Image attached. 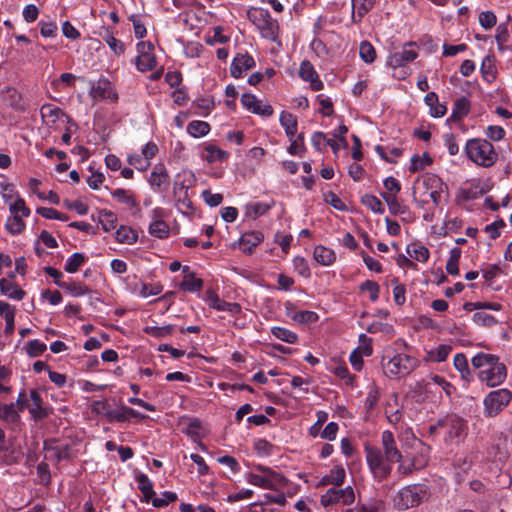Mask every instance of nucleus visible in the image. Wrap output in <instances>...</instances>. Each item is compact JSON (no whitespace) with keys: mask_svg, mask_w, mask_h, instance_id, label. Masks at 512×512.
<instances>
[{"mask_svg":"<svg viewBox=\"0 0 512 512\" xmlns=\"http://www.w3.org/2000/svg\"><path fill=\"white\" fill-rule=\"evenodd\" d=\"M382 450L375 447H366L367 464L373 475L379 479L386 478L392 470V464L400 462L402 453L397 447L394 435L385 430L381 435Z\"/></svg>","mask_w":512,"mask_h":512,"instance_id":"1","label":"nucleus"},{"mask_svg":"<svg viewBox=\"0 0 512 512\" xmlns=\"http://www.w3.org/2000/svg\"><path fill=\"white\" fill-rule=\"evenodd\" d=\"M446 188V184L439 176L433 173H425L414 182L413 199L421 208L428 204L426 197H429L433 204L438 206Z\"/></svg>","mask_w":512,"mask_h":512,"instance_id":"2","label":"nucleus"},{"mask_svg":"<svg viewBox=\"0 0 512 512\" xmlns=\"http://www.w3.org/2000/svg\"><path fill=\"white\" fill-rule=\"evenodd\" d=\"M472 365L480 369L479 379L489 387L502 384L507 377L506 366L495 355L478 353L472 358Z\"/></svg>","mask_w":512,"mask_h":512,"instance_id":"3","label":"nucleus"},{"mask_svg":"<svg viewBox=\"0 0 512 512\" xmlns=\"http://www.w3.org/2000/svg\"><path fill=\"white\" fill-rule=\"evenodd\" d=\"M381 364L387 377L400 378L414 371L418 366V360L405 353H398L388 347L383 352Z\"/></svg>","mask_w":512,"mask_h":512,"instance_id":"4","label":"nucleus"},{"mask_svg":"<svg viewBox=\"0 0 512 512\" xmlns=\"http://www.w3.org/2000/svg\"><path fill=\"white\" fill-rule=\"evenodd\" d=\"M258 473H248L246 481L256 487L279 491L287 486L288 480L281 473L270 467L258 464L254 466Z\"/></svg>","mask_w":512,"mask_h":512,"instance_id":"5","label":"nucleus"},{"mask_svg":"<svg viewBox=\"0 0 512 512\" xmlns=\"http://www.w3.org/2000/svg\"><path fill=\"white\" fill-rule=\"evenodd\" d=\"M465 153L469 160L482 167H490L498 159L494 146L481 138L469 139L465 145Z\"/></svg>","mask_w":512,"mask_h":512,"instance_id":"6","label":"nucleus"},{"mask_svg":"<svg viewBox=\"0 0 512 512\" xmlns=\"http://www.w3.org/2000/svg\"><path fill=\"white\" fill-rule=\"evenodd\" d=\"M248 19L257 27L261 35L270 40H275L278 33V23L272 19L268 10L252 7L247 11Z\"/></svg>","mask_w":512,"mask_h":512,"instance_id":"7","label":"nucleus"},{"mask_svg":"<svg viewBox=\"0 0 512 512\" xmlns=\"http://www.w3.org/2000/svg\"><path fill=\"white\" fill-rule=\"evenodd\" d=\"M512 392L506 388L493 390L484 398V414L487 417L498 415L511 401Z\"/></svg>","mask_w":512,"mask_h":512,"instance_id":"8","label":"nucleus"},{"mask_svg":"<svg viewBox=\"0 0 512 512\" xmlns=\"http://www.w3.org/2000/svg\"><path fill=\"white\" fill-rule=\"evenodd\" d=\"M426 495L422 485H408L402 488L394 498V503L400 510H406L420 504Z\"/></svg>","mask_w":512,"mask_h":512,"instance_id":"9","label":"nucleus"},{"mask_svg":"<svg viewBox=\"0 0 512 512\" xmlns=\"http://www.w3.org/2000/svg\"><path fill=\"white\" fill-rule=\"evenodd\" d=\"M440 426H442V434L447 442H458L466 435V423L456 415H449L441 419Z\"/></svg>","mask_w":512,"mask_h":512,"instance_id":"10","label":"nucleus"},{"mask_svg":"<svg viewBox=\"0 0 512 512\" xmlns=\"http://www.w3.org/2000/svg\"><path fill=\"white\" fill-rule=\"evenodd\" d=\"M354 500L355 493L351 486L330 488L321 496V504L325 507L334 504L351 505Z\"/></svg>","mask_w":512,"mask_h":512,"instance_id":"11","label":"nucleus"},{"mask_svg":"<svg viewBox=\"0 0 512 512\" xmlns=\"http://www.w3.org/2000/svg\"><path fill=\"white\" fill-rule=\"evenodd\" d=\"M418 57V52L414 48L413 43H407L402 50L391 54L387 58V65L393 70L404 68L408 63L414 61Z\"/></svg>","mask_w":512,"mask_h":512,"instance_id":"12","label":"nucleus"},{"mask_svg":"<svg viewBox=\"0 0 512 512\" xmlns=\"http://www.w3.org/2000/svg\"><path fill=\"white\" fill-rule=\"evenodd\" d=\"M89 94L96 101L110 100L115 102L118 99V95L114 91L111 82L107 79H100L97 83L93 84Z\"/></svg>","mask_w":512,"mask_h":512,"instance_id":"13","label":"nucleus"},{"mask_svg":"<svg viewBox=\"0 0 512 512\" xmlns=\"http://www.w3.org/2000/svg\"><path fill=\"white\" fill-rule=\"evenodd\" d=\"M255 66V61L248 53H238L232 61L230 71L234 78H241L243 74Z\"/></svg>","mask_w":512,"mask_h":512,"instance_id":"14","label":"nucleus"},{"mask_svg":"<svg viewBox=\"0 0 512 512\" xmlns=\"http://www.w3.org/2000/svg\"><path fill=\"white\" fill-rule=\"evenodd\" d=\"M207 301L211 308L217 311H226L231 314H238L241 312V306L235 302H226L219 298L213 291L207 292Z\"/></svg>","mask_w":512,"mask_h":512,"instance_id":"15","label":"nucleus"},{"mask_svg":"<svg viewBox=\"0 0 512 512\" xmlns=\"http://www.w3.org/2000/svg\"><path fill=\"white\" fill-rule=\"evenodd\" d=\"M299 75L304 81L310 82L311 89L319 91L323 89L324 84L319 79L317 72L309 61H303L300 65Z\"/></svg>","mask_w":512,"mask_h":512,"instance_id":"16","label":"nucleus"},{"mask_svg":"<svg viewBox=\"0 0 512 512\" xmlns=\"http://www.w3.org/2000/svg\"><path fill=\"white\" fill-rule=\"evenodd\" d=\"M109 420L126 422L130 417L144 419L146 416L133 408L122 406L119 410H111L106 413Z\"/></svg>","mask_w":512,"mask_h":512,"instance_id":"17","label":"nucleus"},{"mask_svg":"<svg viewBox=\"0 0 512 512\" xmlns=\"http://www.w3.org/2000/svg\"><path fill=\"white\" fill-rule=\"evenodd\" d=\"M30 399L32 404L28 407L29 412L34 420H41L48 416V411L43 407V400L36 390L30 391Z\"/></svg>","mask_w":512,"mask_h":512,"instance_id":"18","label":"nucleus"},{"mask_svg":"<svg viewBox=\"0 0 512 512\" xmlns=\"http://www.w3.org/2000/svg\"><path fill=\"white\" fill-rule=\"evenodd\" d=\"M111 195L118 203L125 205L128 209H135L136 212L140 211L139 205L131 191L119 188L112 191Z\"/></svg>","mask_w":512,"mask_h":512,"instance_id":"19","label":"nucleus"},{"mask_svg":"<svg viewBox=\"0 0 512 512\" xmlns=\"http://www.w3.org/2000/svg\"><path fill=\"white\" fill-rule=\"evenodd\" d=\"M375 0H352V19L359 22L373 8Z\"/></svg>","mask_w":512,"mask_h":512,"instance_id":"20","label":"nucleus"},{"mask_svg":"<svg viewBox=\"0 0 512 512\" xmlns=\"http://www.w3.org/2000/svg\"><path fill=\"white\" fill-rule=\"evenodd\" d=\"M149 184L154 190H160L161 187L165 184H168L169 175L164 166L158 165L151 172L149 177Z\"/></svg>","mask_w":512,"mask_h":512,"instance_id":"21","label":"nucleus"},{"mask_svg":"<svg viewBox=\"0 0 512 512\" xmlns=\"http://www.w3.org/2000/svg\"><path fill=\"white\" fill-rule=\"evenodd\" d=\"M46 459H54L56 462L71 458V448L68 445L46 446Z\"/></svg>","mask_w":512,"mask_h":512,"instance_id":"22","label":"nucleus"},{"mask_svg":"<svg viewBox=\"0 0 512 512\" xmlns=\"http://www.w3.org/2000/svg\"><path fill=\"white\" fill-rule=\"evenodd\" d=\"M41 117L47 125H53L63 116H66L62 109L52 104H44L40 109Z\"/></svg>","mask_w":512,"mask_h":512,"instance_id":"23","label":"nucleus"},{"mask_svg":"<svg viewBox=\"0 0 512 512\" xmlns=\"http://www.w3.org/2000/svg\"><path fill=\"white\" fill-rule=\"evenodd\" d=\"M0 291L2 294L14 300H22L25 292L15 283L2 278L0 279Z\"/></svg>","mask_w":512,"mask_h":512,"instance_id":"24","label":"nucleus"},{"mask_svg":"<svg viewBox=\"0 0 512 512\" xmlns=\"http://www.w3.org/2000/svg\"><path fill=\"white\" fill-rule=\"evenodd\" d=\"M314 259L323 266H329L336 260L335 252L325 246L318 245L314 249Z\"/></svg>","mask_w":512,"mask_h":512,"instance_id":"25","label":"nucleus"},{"mask_svg":"<svg viewBox=\"0 0 512 512\" xmlns=\"http://www.w3.org/2000/svg\"><path fill=\"white\" fill-rule=\"evenodd\" d=\"M424 101L430 107L431 116L439 118L446 114L447 108L445 105L439 103L438 96L435 92H429L425 96Z\"/></svg>","mask_w":512,"mask_h":512,"instance_id":"26","label":"nucleus"},{"mask_svg":"<svg viewBox=\"0 0 512 512\" xmlns=\"http://www.w3.org/2000/svg\"><path fill=\"white\" fill-rule=\"evenodd\" d=\"M264 237L261 232L245 233L240 238V245L244 252L251 253L253 247H256L263 241Z\"/></svg>","mask_w":512,"mask_h":512,"instance_id":"27","label":"nucleus"},{"mask_svg":"<svg viewBox=\"0 0 512 512\" xmlns=\"http://www.w3.org/2000/svg\"><path fill=\"white\" fill-rule=\"evenodd\" d=\"M0 419L7 424H16L20 421V414L14 403L0 404Z\"/></svg>","mask_w":512,"mask_h":512,"instance_id":"28","label":"nucleus"},{"mask_svg":"<svg viewBox=\"0 0 512 512\" xmlns=\"http://www.w3.org/2000/svg\"><path fill=\"white\" fill-rule=\"evenodd\" d=\"M280 124L285 129L289 140H292L297 133V118L293 114L283 111L280 115Z\"/></svg>","mask_w":512,"mask_h":512,"instance_id":"29","label":"nucleus"},{"mask_svg":"<svg viewBox=\"0 0 512 512\" xmlns=\"http://www.w3.org/2000/svg\"><path fill=\"white\" fill-rule=\"evenodd\" d=\"M202 157L208 163L221 162L229 157V153L216 145L210 144L205 147V154Z\"/></svg>","mask_w":512,"mask_h":512,"instance_id":"30","label":"nucleus"},{"mask_svg":"<svg viewBox=\"0 0 512 512\" xmlns=\"http://www.w3.org/2000/svg\"><path fill=\"white\" fill-rule=\"evenodd\" d=\"M481 74L483 79L488 83H492L496 80L497 70L492 56L488 55L483 59L481 64Z\"/></svg>","mask_w":512,"mask_h":512,"instance_id":"31","label":"nucleus"},{"mask_svg":"<svg viewBox=\"0 0 512 512\" xmlns=\"http://www.w3.org/2000/svg\"><path fill=\"white\" fill-rule=\"evenodd\" d=\"M413 448L416 450V454L411 456V458L416 463L415 466H418L420 469H422L427 465L429 461L430 448L423 442H417V446H414Z\"/></svg>","mask_w":512,"mask_h":512,"instance_id":"32","label":"nucleus"},{"mask_svg":"<svg viewBox=\"0 0 512 512\" xmlns=\"http://www.w3.org/2000/svg\"><path fill=\"white\" fill-rule=\"evenodd\" d=\"M469 109V100L466 97L458 98L454 103L451 118L455 121H459L469 113Z\"/></svg>","mask_w":512,"mask_h":512,"instance_id":"33","label":"nucleus"},{"mask_svg":"<svg viewBox=\"0 0 512 512\" xmlns=\"http://www.w3.org/2000/svg\"><path fill=\"white\" fill-rule=\"evenodd\" d=\"M210 131V125L205 121L194 120L187 125V132L195 137H203Z\"/></svg>","mask_w":512,"mask_h":512,"instance_id":"34","label":"nucleus"},{"mask_svg":"<svg viewBox=\"0 0 512 512\" xmlns=\"http://www.w3.org/2000/svg\"><path fill=\"white\" fill-rule=\"evenodd\" d=\"M62 289L66 290L73 297H80L90 292L88 286L81 282L69 280L62 285Z\"/></svg>","mask_w":512,"mask_h":512,"instance_id":"35","label":"nucleus"},{"mask_svg":"<svg viewBox=\"0 0 512 512\" xmlns=\"http://www.w3.org/2000/svg\"><path fill=\"white\" fill-rule=\"evenodd\" d=\"M149 233L159 239L167 238L170 234L169 225L163 221H151L148 227Z\"/></svg>","mask_w":512,"mask_h":512,"instance_id":"36","label":"nucleus"},{"mask_svg":"<svg viewBox=\"0 0 512 512\" xmlns=\"http://www.w3.org/2000/svg\"><path fill=\"white\" fill-rule=\"evenodd\" d=\"M135 64L140 72L151 71L156 68L157 62L154 54L138 55Z\"/></svg>","mask_w":512,"mask_h":512,"instance_id":"37","label":"nucleus"},{"mask_svg":"<svg viewBox=\"0 0 512 512\" xmlns=\"http://www.w3.org/2000/svg\"><path fill=\"white\" fill-rule=\"evenodd\" d=\"M115 238L119 243L133 244L137 241V233L130 227L121 226L115 233Z\"/></svg>","mask_w":512,"mask_h":512,"instance_id":"38","label":"nucleus"},{"mask_svg":"<svg viewBox=\"0 0 512 512\" xmlns=\"http://www.w3.org/2000/svg\"><path fill=\"white\" fill-rule=\"evenodd\" d=\"M453 364L456 370L460 372L462 379L465 381H470V369L468 366L467 358L463 353H458L454 356Z\"/></svg>","mask_w":512,"mask_h":512,"instance_id":"39","label":"nucleus"},{"mask_svg":"<svg viewBox=\"0 0 512 512\" xmlns=\"http://www.w3.org/2000/svg\"><path fill=\"white\" fill-rule=\"evenodd\" d=\"M407 254L420 262H427L430 257V252L427 247L423 245L412 244L407 247Z\"/></svg>","mask_w":512,"mask_h":512,"instance_id":"40","label":"nucleus"},{"mask_svg":"<svg viewBox=\"0 0 512 512\" xmlns=\"http://www.w3.org/2000/svg\"><path fill=\"white\" fill-rule=\"evenodd\" d=\"M381 196L387 203L391 214L398 215V214H404L407 212L408 208L406 206L400 204L396 195L382 193Z\"/></svg>","mask_w":512,"mask_h":512,"instance_id":"41","label":"nucleus"},{"mask_svg":"<svg viewBox=\"0 0 512 512\" xmlns=\"http://www.w3.org/2000/svg\"><path fill=\"white\" fill-rule=\"evenodd\" d=\"M85 261L86 256L83 253L76 252L67 259L64 269L68 273H75Z\"/></svg>","mask_w":512,"mask_h":512,"instance_id":"42","label":"nucleus"},{"mask_svg":"<svg viewBox=\"0 0 512 512\" xmlns=\"http://www.w3.org/2000/svg\"><path fill=\"white\" fill-rule=\"evenodd\" d=\"M138 488L144 495L145 501L149 502L154 496L153 484L145 474L137 477Z\"/></svg>","mask_w":512,"mask_h":512,"instance_id":"43","label":"nucleus"},{"mask_svg":"<svg viewBox=\"0 0 512 512\" xmlns=\"http://www.w3.org/2000/svg\"><path fill=\"white\" fill-rule=\"evenodd\" d=\"M361 203L376 214H383L385 211L382 202L374 195L365 194L361 198Z\"/></svg>","mask_w":512,"mask_h":512,"instance_id":"44","label":"nucleus"},{"mask_svg":"<svg viewBox=\"0 0 512 512\" xmlns=\"http://www.w3.org/2000/svg\"><path fill=\"white\" fill-rule=\"evenodd\" d=\"M99 222L105 231H111L116 227L117 216L112 211L102 210L99 213Z\"/></svg>","mask_w":512,"mask_h":512,"instance_id":"45","label":"nucleus"},{"mask_svg":"<svg viewBox=\"0 0 512 512\" xmlns=\"http://www.w3.org/2000/svg\"><path fill=\"white\" fill-rule=\"evenodd\" d=\"M451 351L452 347L450 345H439L428 352V359L433 362H443Z\"/></svg>","mask_w":512,"mask_h":512,"instance_id":"46","label":"nucleus"},{"mask_svg":"<svg viewBox=\"0 0 512 512\" xmlns=\"http://www.w3.org/2000/svg\"><path fill=\"white\" fill-rule=\"evenodd\" d=\"M271 204L261 202H251L246 205V214L249 217L257 218L264 215L270 208Z\"/></svg>","mask_w":512,"mask_h":512,"instance_id":"47","label":"nucleus"},{"mask_svg":"<svg viewBox=\"0 0 512 512\" xmlns=\"http://www.w3.org/2000/svg\"><path fill=\"white\" fill-rule=\"evenodd\" d=\"M6 229L13 235L20 234L26 227L25 222L20 215H13L7 219Z\"/></svg>","mask_w":512,"mask_h":512,"instance_id":"48","label":"nucleus"},{"mask_svg":"<svg viewBox=\"0 0 512 512\" xmlns=\"http://www.w3.org/2000/svg\"><path fill=\"white\" fill-rule=\"evenodd\" d=\"M271 333L279 340L293 344L297 341V334L283 327H272Z\"/></svg>","mask_w":512,"mask_h":512,"instance_id":"49","label":"nucleus"},{"mask_svg":"<svg viewBox=\"0 0 512 512\" xmlns=\"http://www.w3.org/2000/svg\"><path fill=\"white\" fill-rule=\"evenodd\" d=\"M203 286V281L199 278H195L194 274H189L185 276V279L181 282V289L188 292H197L200 291Z\"/></svg>","mask_w":512,"mask_h":512,"instance_id":"50","label":"nucleus"},{"mask_svg":"<svg viewBox=\"0 0 512 512\" xmlns=\"http://www.w3.org/2000/svg\"><path fill=\"white\" fill-rule=\"evenodd\" d=\"M10 213L20 215L21 217H29L31 210L26 206L25 200L19 196L9 206Z\"/></svg>","mask_w":512,"mask_h":512,"instance_id":"51","label":"nucleus"},{"mask_svg":"<svg viewBox=\"0 0 512 512\" xmlns=\"http://www.w3.org/2000/svg\"><path fill=\"white\" fill-rule=\"evenodd\" d=\"M174 331L173 325H166L163 327L158 326H147L144 329V332L155 338H164L170 336Z\"/></svg>","mask_w":512,"mask_h":512,"instance_id":"52","label":"nucleus"},{"mask_svg":"<svg viewBox=\"0 0 512 512\" xmlns=\"http://www.w3.org/2000/svg\"><path fill=\"white\" fill-rule=\"evenodd\" d=\"M318 314L314 311L302 310L295 312L291 319L300 324L314 323L318 320Z\"/></svg>","mask_w":512,"mask_h":512,"instance_id":"53","label":"nucleus"},{"mask_svg":"<svg viewBox=\"0 0 512 512\" xmlns=\"http://www.w3.org/2000/svg\"><path fill=\"white\" fill-rule=\"evenodd\" d=\"M359 54L361 59L366 63H372L376 58V51L368 41L360 43Z\"/></svg>","mask_w":512,"mask_h":512,"instance_id":"54","label":"nucleus"},{"mask_svg":"<svg viewBox=\"0 0 512 512\" xmlns=\"http://www.w3.org/2000/svg\"><path fill=\"white\" fill-rule=\"evenodd\" d=\"M128 20L133 25L134 35L138 39H142L147 34V29L140 16L132 14L128 17Z\"/></svg>","mask_w":512,"mask_h":512,"instance_id":"55","label":"nucleus"},{"mask_svg":"<svg viewBox=\"0 0 512 512\" xmlns=\"http://www.w3.org/2000/svg\"><path fill=\"white\" fill-rule=\"evenodd\" d=\"M36 212L46 219H56L60 221H67L68 215L57 211L54 208L39 207Z\"/></svg>","mask_w":512,"mask_h":512,"instance_id":"56","label":"nucleus"},{"mask_svg":"<svg viewBox=\"0 0 512 512\" xmlns=\"http://www.w3.org/2000/svg\"><path fill=\"white\" fill-rule=\"evenodd\" d=\"M432 163V159L428 154H424L422 157L419 155H414L411 159V166L409 170L411 172H417L419 170L424 169L426 166Z\"/></svg>","mask_w":512,"mask_h":512,"instance_id":"57","label":"nucleus"},{"mask_svg":"<svg viewBox=\"0 0 512 512\" xmlns=\"http://www.w3.org/2000/svg\"><path fill=\"white\" fill-rule=\"evenodd\" d=\"M398 463V472L402 475H408L413 471L420 470L418 466H414L416 463L409 454H406L405 458L403 457L402 460Z\"/></svg>","mask_w":512,"mask_h":512,"instance_id":"58","label":"nucleus"},{"mask_svg":"<svg viewBox=\"0 0 512 512\" xmlns=\"http://www.w3.org/2000/svg\"><path fill=\"white\" fill-rule=\"evenodd\" d=\"M47 349L45 343L40 342L37 339L31 340L27 343L26 352L29 357H38L42 355Z\"/></svg>","mask_w":512,"mask_h":512,"instance_id":"59","label":"nucleus"},{"mask_svg":"<svg viewBox=\"0 0 512 512\" xmlns=\"http://www.w3.org/2000/svg\"><path fill=\"white\" fill-rule=\"evenodd\" d=\"M177 495L174 492L166 491L160 497H152L151 501L154 507L160 508L167 506L169 503L175 502Z\"/></svg>","mask_w":512,"mask_h":512,"instance_id":"60","label":"nucleus"},{"mask_svg":"<svg viewBox=\"0 0 512 512\" xmlns=\"http://www.w3.org/2000/svg\"><path fill=\"white\" fill-rule=\"evenodd\" d=\"M317 102L320 105L319 113L323 116L329 117L334 113L333 103L329 97L320 94L316 98Z\"/></svg>","mask_w":512,"mask_h":512,"instance_id":"61","label":"nucleus"},{"mask_svg":"<svg viewBox=\"0 0 512 512\" xmlns=\"http://www.w3.org/2000/svg\"><path fill=\"white\" fill-rule=\"evenodd\" d=\"M105 42L115 55L119 56L125 52V44L121 40L115 38L112 34H107Z\"/></svg>","mask_w":512,"mask_h":512,"instance_id":"62","label":"nucleus"},{"mask_svg":"<svg viewBox=\"0 0 512 512\" xmlns=\"http://www.w3.org/2000/svg\"><path fill=\"white\" fill-rule=\"evenodd\" d=\"M291 144L288 148V152L292 155H301L305 151L304 136L299 134L297 137H293Z\"/></svg>","mask_w":512,"mask_h":512,"instance_id":"63","label":"nucleus"},{"mask_svg":"<svg viewBox=\"0 0 512 512\" xmlns=\"http://www.w3.org/2000/svg\"><path fill=\"white\" fill-rule=\"evenodd\" d=\"M482 273H483V278L485 279V281L489 285H491L493 280L502 273V270L498 265L488 264L482 269Z\"/></svg>","mask_w":512,"mask_h":512,"instance_id":"64","label":"nucleus"}]
</instances>
